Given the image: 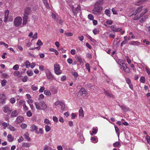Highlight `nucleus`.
<instances>
[{"instance_id":"obj_16","label":"nucleus","mask_w":150,"mask_h":150,"mask_svg":"<svg viewBox=\"0 0 150 150\" xmlns=\"http://www.w3.org/2000/svg\"><path fill=\"white\" fill-rule=\"evenodd\" d=\"M18 115V112L17 110H14L12 112L11 115V117L13 118L16 117Z\"/></svg>"},{"instance_id":"obj_38","label":"nucleus","mask_w":150,"mask_h":150,"mask_svg":"<svg viewBox=\"0 0 150 150\" xmlns=\"http://www.w3.org/2000/svg\"><path fill=\"white\" fill-rule=\"evenodd\" d=\"M88 18L90 20H92L94 19L93 16L92 14H88Z\"/></svg>"},{"instance_id":"obj_54","label":"nucleus","mask_w":150,"mask_h":150,"mask_svg":"<svg viewBox=\"0 0 150 150\" xmlns=\"http://www.w3.org/2000/svg\"><path fill=\"white\" fill-rule=\"evenodd\" d=\"M106 23L107 24L111 25L112 23V21L111 20H108L106 21Z\"/></svg>"},{"instance_id":"obj_53","label":"nucleus","mask_w":150,"mask_h":150,"mask_svg":"<svg viewBox=\"0 0 150 150\" xmlns=\"http://www.w3.org/2000/svg\"><path fill=\"white\" fill-rule=\"evenodd\" d=\"M126 81L127 83L128 84L131 83V82L130 80L128 78H126Z\"/></svg>"},{"instance_id":"obj_26","label":"nucleus","mask_w":150,"mask_h":150,"mask_svg":"<svg viewBox=\"0 0 150 150\" xmlns=\"http://www.w3.org/2000/svg\"><path fill=\"white\" fill-rule=\"evenodd\" d=\"M148 16L147 15H146L145 16H143L142 18V19H141L140 20V23L143 22L144 21L146 20V19L147 18H148Z\"/></svg>"},{"instance_id":"obj_58","label":"nucleus","mask_w":150,"mask_h":150,"mask_svg":"<svg viewBox=\"0 0 150 150\" xmlns=\"http://www.w3.org/2000/svg\"><path fill=\"white\" fill-rule=\"evenodd\" d=\"M44 122L45 123H46V124L48 125L50 124V122L49 120L47 119H45V120Z\"/></svg>"},{"instance_id":"obj_31","label":"nucleus","mask_w":150,"mask_h":150,"mask_svg":"<svg viewBox=\"0 0 150 150\" xmlns=\"http://www.w3.org/2000/svg\"><path fill=\"white\" fill-rule=\"evenodd\" d=\"M8 128L11 131H14L16 130L15 128L10 125H8Z\"/></svg>"},{"instance_id":"obj_41","label":"nucleus","mask_w":150,"mask_h":150,"mask_svg":"<svg viewBox=\"0 0 150 150\" xmlns=\"http://www.w3.org/2000/svg\"><path fill=\"white\" fill-rule=\"evenodd\" d=\"M140 81L142 83H144L145 82V77L143 76L141 77L140 78Z\"/></svg>"},{"instance_id":"obj_60","label":"nucleus","mask_w":150,"mask_h":150,"mask_svg":"<svg viewBox=\"0 0 150 150\" xmlns=\"http://www.w3.org/2000/svg\"><path fill=\"white\" fill-rule=\"evenodd\" d=\"M8 107L7 106H6L4 107V111L5 112L7 113L8 111Z\"/></svg>"},{"instance_id":"obj_28","label":"nucleus","mask_w":150,"mask_h":150,"mask_svg":"<svg viewBox=\"0 0 150 150\" xmlns=\"http://www.w3.org/2000/svg\"><path fill=\"white\" fill-rule=\"evenodd\" d=\"M93 131L91 134L92 136L94 134H96L98 131V129H95L94 128H93Z\"/></svg>"},{"instance_id":"obj_37","label":"nucleus","mask_w":150,"mask_h":150,"mask_svg":"<svg viewBox=\"0 0 150 150\" xmlns=\"http://www.w3.org/2000/svg\"><path fill=\"white\" fill-rule=\"evenodd\" d=\"M120 145V143L119 142H116L113 144V146L114 147H117Z\"/></svg>"},{"instance_id":"obj_1","label":"nucleus","mask_w":150,"mask_h":150,"mask_svg":"<svg viewBox=\"0 0 150 150\" xmlns=\"http://www.w3.org/2000/svg\"><path fill=\"white\" fill-rule=\"evenodd\" d=\"M54 71L55 73L59 75L62 73L60 70V68L59 65L57 63L54 64Z\"/></svg>"},{"instance_id":"obj_62","label":"nucleus","mask_w":150,"mask_h":150,"mask_svg":"<svg viewBox=\"0 0 150 150\" xmlns=\"http://www.w3.org/2000/svg\"><path fill=\"white\" fill-rule=\"evenodd\" d=\"M23 140V138L22 136L21 137L18 139V142H21Z\"/></svg>"},{"instance_id":"obj_50","label":"nucleus","mask_w":150,"mask_h":150,"mask_svg":"<svg viewBox=\"0 0 150 150\" xmlns=\"http://www.w3.org/2000/svg\"><path fill=\"white\" fill-rule=\"evenodd\" d=\"M145 138L147 140V143L149 144H150V137L147 135L146 137Z\"/></svg>"},{"instance_id":"obj_32","label":"nucleus","mask_w":150,"mask_h":150,"mask_svg":"<svg viewBox=\"0 0 150 150\" xmlns=\"http://www.w3.org/2000/svg\"><path fill=\"white\" fill-rule=\"evenodd\" d=\"M51 129V127L48 125H46L45 126V130L46 132H48Z\"/></svg>"},{"instance_id":"obj_51","label":"nucleus","mask_w":150,"mask_h":150,"mask_svg":"<svg viewBox=\"0 0 150 150\" xmlns=\"http://www.w3.org/2000/svg\"><path fill=\"white\" fill-rule=\"evenodd\" d=\"M28 79V77L27 76H24V78L23 79H22V81L23 82H26Z\"/></svg>"},{"instance_id":"obj_56","label":"nucleus","mask_w":150,"mask_h":150,"mask_svg":"<svg viewBox=\"0 0 150 150\" xmlns=\"http://www.w3.org/2000/svg\"><path fill=\"white\" fill-rule=\"evenodd\" d=\"M127 40H124L121 43L120 46H122L123 45L125 44L127 42Z\"/></svg>"},{"instance_id":"obj_22","label":"nucleus","mask_w":150,"mask_h":150,"mask_svg":"<svg viewBox=\"0 0 150 150\" xmlns=\"http://www.w3.org/2000/svg\"><path fill=\"white\" fill-rule=\"evenodd\" d=\"M38 129L37 126L34 125L30 127V130L31 131H34L35 130H36Z\"/></svg>"},{"instance_id":"obj_46","label":"nucleus","mask_w":150,"mask_h":150,"mask_svg":"<svg viewBox=\"0 0 150 150\" xmlns=\"http://www.w3.org/2000/svg\"><path fill=\"white\" fill-rule=\"evenodd\" d=\"M18 68V64H16L13 66V69L14 70H17Z\"/></svg>"},{"instance_id":"obj_21","label":"nucleus","mask_w":150,"mask_h":150,"mask_svg":"<svg viewBox=\"0 0 150 150\" xmlns=\"http://www.w3.org/2000/svg\"><path fill=\"white\" fill-rule=\"evenodd\" d=\"M110 9H106L105 11V13L108 16H110Z\"/></svg>"},{"instance_id":"obj_44","label":"nucleus","mask_w":150,"mask_h":150,"mask_svg":"<svg viewBox=\"0 0 150 150\" xmlns=\"http://www.w3.org/2000/svg\"><path fill=\"white\" fill-rule=\"evenodd\" d=\"M114 127L115 129L116 132V133H117L118 137H119L120 133L119 132H118L119 130V129L115 125Z\"/></svg>"},{"instance_id":"obj_13","label":"nucleus","mask_w":150,"mask_h":150,"mask_svg":"<svg viewBox=\"0 0 150 150\" xmlns=\"http://www.w3.org/2000/svg\"><path fill=\"white\" fill-rule=\"evenodd\" d=\"M23 25L26 24L28 22V16L25 15H23Z\"/></svg>"},{"instance_id":"obj_25","label":"nucleus","mask_w":150,"mask_h":150,"mask_svg":"<svg viewBox=\"0 0 150 150\" xmlns=\"http://www.w3.org/2000/svg\"><path fill=\"white\" fill-rule=\"evenodd\" d=\"M31 145V144L30 143H24L23 144L22 146L25 147H28Z\"/></svg>"},{"instance_id":"obj_15","label":"nucleus","mask_w":150,"mask_h":150,"mask_svg":"<svg viewBox=\"0 0 150 150\" xmlns=\"http://www.w3.org/2000/svg\"><path fill=\"white\" fill-rule=\"evenodd\" d=\"M40 105L42 107V108H41L42 110H45L47 107V105L43 101H42L40 103Z\"/></svg>"},{"instance_id":"obj_61","label":"nucleus","mask_w":150,"mask_h":150,"mask_svg":"<svg viewBox=\"0 0 150 150\" xmlns=\"http://www.w3.org/2000/svg\"><path fill=\"white\" fill-rule=\"evenodd\" d=\"M109 36L110 37H111L113 38H114L115 36L114 34L112 33H110Z\"/></svg>"},{"instance_id":"obj_34","label":"nucleus","mask_w":150,"mask_h":150,"mask_svg":"<svg viewBox=\"0 0 150 150\" xmlns=\"http://www.w3.org/2000/svg\"><path fill=\"white\" fill-rule=\"evenodd\" d=\"M43 3H44V5L46 6L47 8H49V6L48 4V3L46 0H44Z\"/></svg>"},{"instance_id":"obj_48","label":"nucleus","mask_w":150,"mask_h":150,"mask_svg":"<svg viewBox=\"0 0 150 150\" xmlns=\"http://www.w3.org/2000/svg\"><path fill=\"white\" fill-rule=\"evenodd\" d=\"M26 114L28 117H31L32 116V113L30 110L28 111L26 113Z\"/></svg>"},{"instance_id":"obj_35","label":"nucleus","mask_w":150,"mask_h":150,"mask_svg":"<svg viewBox=\"0 0 150 150\" xmlns=\"http://www.w3.org/2000/svg\"><path fill=\"white\" fill-rule=\"evenodd\" d=\"M7 82V81L6 80H3L1 81V84L2 86H4L6 85V84Z\"/></svg>"},{"instance_id":"obj_45","label":"nucleus","mask_w":150,"mask_h":150,"mask_svg":"<svg viewBox=\"0 0 150 150\" xmlns=\"http://www.w3.org/2000/svg\"><path fill=\"white\" fill-rule=\"evenodd\" d=\"M44 93L46 95H49L51 94V93L49 91L45 90L44 91Z\"/></svg>"},{"instance_id":"obj_43","label":"nucleus","mask_w":150,"mask_h":150,"mask_svg":"<svg viewBox=\"0 0 150 150\" xmlns=\"http://www.w3.org/2000/svg\"><path fill=\"white\" fill-rule=\"evenodd\" d=\"M93 32L95 35H96L98 33L99 31L97 29L95 28L93 30Z\"/></svg>"},{"instance_id":"obj_5","label":"nucleus","mask_w":150,"mask_h":150,"mask_svg":"<svg viewBox=\"0 0 150 150\" xmlns=\"http://www.w3.org/2000/svg\"><path fill=\"white\" fill-rule=\"evenodd\" d=\"M46 75L47 79L50 81L52 80L54 78V77L49 70L46 72Z\"/></svg>"},{"instance_id":"obj_4","label":"nucleus","mask_w":150,"mask_h":150,"mask_svg":"<svg viewBox=\"0 0 150 150\" xmlns=\"http://www.w3.org/2000/svg\"><path fill=\"white\" fill-rule=\"evenodd\" d=\"M82 95L84 96H87V92L84 88H82L79 91L78 94V96L79 97H81Z\"/></svg>"},{"instance_id":"obj_24","label":"nucleus","mask_w":150,"mask_h":150,"mask_svg":"<svg viewBox=\"0 0 150 150\" xmlns=\"http://www.w3.org/2000/svg\"><path fill=\"white\" fill-rule=\"evenodd\" d=\"M6 99V96L4 93L2 94V95H0V99L1 100H5Z\"/></svg>"},{"instance_id":"obj_20","label":"nucleus","mask_w":150,"mask_h":150,"mask_svg":"<svg viewBox=\"0 0 150 150\" xmlns=\"http://www.w3.org/2000/svg\"><path fill=\"white\" fill-rule=\"evenodd\" d=\"M7 138L9 142H12L13 140V137L11 136V134H8Z\"/></svg>"},{"instance_id":"obj_63","label":"nucleus","mask_w":150,"mask_h":150,"mask_svg":"<svg viewBox=\"0 0 150 150\" xmlns=\"http://www.w3.org/2000/svg\"><path fill=\"white\" fill-rule=\"evenodd\" d=\"M31 88L33 91H36L38 90V88L37 87L35 86H31Z\"/></svg>"},{"instance_id":"obj_29","label":"nucleus","mask_w":150,"mask_h":150,"mask_svg":"<svg viewBox=\"0 0 150 150\" xmlns=\"http://www.w3.org/2000/svg\"><path fill=\"white\" fill-rule=\"evenodd\" d=\"M35 105L37 109L39 110H42L41 108L40 107V105H39V103L38 102H35Z\"/></svg>"},{"instance_id":"obj_11","label":"nucleus","mask_w":150,"mask_h":150,"mask_svg":"<svg viewBox=\"0 0 150 150\" xmlns=\"http://www.w3.org/2000/svg\"><path fill=\"white\" fill-rule=\"evenodd\" d=\"M104 93L105 94V95L109 96V97L110 98H114V96L112 95L111 93H109V92L106 90H105V89H104Z\"/></svg>"},{"instance_id":"obj_27","label":"nucleus","mask_w":150,"mask_h":150,"mask_svg":"<svg viewBox=\"0 0 150 150\" xmlns=\"http://www.w3.org/2000/svg\"><path fill=\"white\" fill-rule=\"evenodd\" d=\"M79 116H80L83 117L84 114L83 113V111L82 108H81L79 111Z\"/></svg>"},{"instance_id":"obj_10","label":"nucleus","mask_w":150,"mask_h":150,"mask_svg":"<svg viewBox=\"0 0 150 150\" xmlns=\"http://www.w3.org/2000/svg\"><path fill=\"white\" fill-rule=\"evenodd\" d=\"M24 118L22 116H18L17 117L16 122V123L19 124L23 122Z\"/></svg>"},{"instance_id":"obj_42","label":"nucleus","mask_w":150,"mask_h":150,"mask_svg":"<svg viewBox=\"0 0 150 150\" xmlns=\"http://www.w3.org/2000/svg\"><path fill=\"white\" fill-rule=\"evenodd\" d=\"M24 137L25 139H26L28 141H30V139L29 137V136L28 134H25Z\"/></svg>"},{"instance_id":"obj_17","label":"nucleus","mask_w":150,"mask_h":150,"mask_svg":"<svg viewBox=\"0 0 150 150\" xmlns=\"http://www.w3.org/2000/svg\"><path fill=\"white\" fill-rule=\"evenodd\" d=\"M119 106L124 112H127L129 110V108L125 106L120 105H119Z\"/></svg>"},{"instance_id":"obj_40","label":"nucleus","mask_w":150,"mask_h":150,"mask_svg":"<svg viewBox=\"0 0 150 150\" xmlns=\"http://www.w3.org/2000/svg\"><path fill=\"white\" fill-rule=\"evenodd\" d=\"M25 64L26 65V67L27 68L29 67L30 66V62H29L28 61H26L25 62Z\"/></svg>"},{"instance_id":"obj_49","label":"nucleus","mask_w":150,"mask_h":150,"mask_svg":"<svg viewBox=\"0 0 150 150\" xmlns=\"http://www.w3.org/2000/svg\"><path fill=\"white\" fill-rule=\"evenodd\" d=\"M37 45L38 46H41L43 44L42 43V42L40 40H38L37 42Z\"/></svg>"},{"instance_id":"obj_64","label":"nucleus","mask_w":150,"mask_h":150,"mask_svg":"<svg viewBox=\"0 0 150 150\" xmlns=\"http://www.w3.org/2000/svg\"><path fill=\"white\" fill-rule=\"evenodd\" d=\"M67 62L69 64H71L73 62V60L71 58L68 59H67Z\"/></svg>"},{"instance_id":"obj_19","label":"nucleus","mask_w":150,"mask_h":150,"mask_svg":"<svg viewBox=\"0 0 150 150\" xmlns=\"http://www.w3.org/2000/svg\"><path fill=\"white\" fill-rule=\"evenodd\" d=\"M14 75L15 76H17L18 77H20L21 76V74L18 71H15L14 72Z\"/></svg>"},{"instance_id":"obj_3","label":"nucleus","mask_w":150,"mask_h":150,"mask_svg":"<svg viewBox=\"0 0 150 150\" xmlns=\"http://www.w3.org/2000/svg\"><path fill=\"white\" fill-rule=\"evenodd\" d=\"M22 19L20 17H16L14 20V25L16 27H18L21 23Z\"/></svg>"},{"instance_id":"obj_9","label":"nucleus","mask_w":150,"mask_h":150,"mask_svg":"<svg viewBox=\"0 0 150 150\" xmlns=\"http://www.w3.org/2000/svg\"><path fill=\"white\" fill-rule=\"evenodd\" d=\"M143 8V6H141L140 7H139L136 10L133 11L134 13L131 15V16H132L133 14L136 15L138 13H139L142 10Z\"/></svg>"},{"instance_id":"obj_2","label":"nucleus","mask_w":150,"mask_h":150,"mask_svg":"<svg viewBox=\"0 0 150 150\" xmlns=\"http://www.w3.org/2000/svg\"><path fill=\"white\" fill-rule=\"evenodd\" d=\"M103 7L101 6L94 7L92 10V13L94 14L97 15L100 13Z\"/></svg>"},{"instance_id":"obj_18","label":"nucleus","mask_w":150,"mask_h":150,"mask_svg":"<svg viewBox=\"0 0 150 150\" xmlns=\"http://www.w3.org/2000/svg\"><path fill=\"white\" fill-rule=\"evenodd\" d=\"M129 43L131 45H139L140 42L136 41H132L130 42Z\"/></svg>"},{"instance_id":"obj_12","label":"nucleus","mask_w":150,"mask_h":150,"mask_svg":"<svg viewBox=\"0 0 150 150\" xmlns=\"http://www.w3.org/2000/svg\"><path fill=\"white\" fill-rule=\"evenodd\" d=\"M122 65L125 64V66H121L122 67L123 69L126 73H129L130 71L129 69L124 64L122 63Z\"/></svg>"},{"instance_id":"obj_30","label":"nucleus","mask_w":150,"mask_h":150,"mask_svg":"<svg viewBox=\"0 0 150 150\" xmlns=\"http://www.w3.org/2000/svg\"><path fill=\"white\" fill-rule=\"evenodd\" d=\"M61 106V109L62 110H64L65 108V105L64 103L62 101L61 102L60 104V105Z\"/></svg>"},{"instance_id":"obj_57","label":"nucleus","mask_w":150,"mask_h":150,"mask_svg":"<svg viewBox=\"0 0 150 150\" xmlns=\"http://www.w3.org/2000/svg\"><path fill=\"white\" fill-rule=\"evenodd\" d=\"M52 148L48 146H46L44 149V150H52Z\"/></svg>"},{"instance_id":"obj_6","label":"nucleus","mask_w":150,"mask_h":150,"mask_svg":"<svg viewBox=\"0 0 150 150\" xmlns=\"http://www.w3.org/2000/svg\"><path fill=\"white\" fill-rule=\"evenodd\" d=\"M80 6L78 5L76 8L72 10L74 16H76L77 13L80 12Z\"/></svg>"},{"instance_id":"obj_59","label":"nucleus","mask_w":150,"mask_h":150,"mask_svg":"<svg viewBox=\"0 0 150 150\" xmlns=\"http://www.w3.org/2000/svg\"><path fill=\"white\" fill-rule=\"evenodd\" d=\"M10 100H11L10 102L12 104H13V103H14L16 101V100L14 98H11L10 99Z\"/></svg>"},{"instance_id":"obj_23","label":"nucleus","mask_w":150,"mask_h":150,"mask_svg":"<svg viewBox=\"0 0 150 150\" xmlns=\"http://www.w3.org/2000/svg\"><path fill=\"white\" fill-rule=\"evenodd\" d=\"M144 2L143 0H139L135 3V5L137 6H139L141 4Z\"/></svg>"},{"instance_id":"obj_47","label":"nucleus","mask_w":150,"mask_h":150,"mask_svg":"<svg viewBox=\"0 0 150 150\" xmlns=\"http://www.w3.org/2000/svg\"><path fill=\"white\" fill-rule=\"evenodd\" d=\"M148 11V10L147 9H145L144 10V12H143L141 13L140 15V17H142L143 16L144 14Z\"/></svg>"},{"instance_id":"obj_36","label":"nucleus","mask_w":150,"mask_h":150,"mask_svg":"<svg viewBox=\"0 0 150 150\" xmlns=\"http://www.w3.org/2000/svg\"><path fill=\"white\" fill-rule=\"evenodd\" d=\"M10 147L8 146L2 147L0 148V150H9Z\"/></svg>"},{"instance_id":"obj_39","label":"nucleus","mask_w":150,"mask_h":150,"mask_svg":"<svg viewBox=\"0 0 150 150\" xmlns=\"http://www.w3.org/2000/svg\"><path fill=\"white\" fill-rule=\"evenodd\" d=\"M85 66L86 68L88 70V72H90V64L88 63H87L86 65Z\"/></svg>"},{"instance_id":"obj_33","label":"nucleus","mask_w":150,"mask_h":150,"mask_svg":"<svg viewBox=\"0 0 150 150\" xmlns=\"http://www.w3.org/2000/svg\"><path fill=\"white\" fill-rule=\"evenodd\" d=\"M26 73L29 76H32L33 74V72L31 70L27 71Z\"/></svg>"},{"instance_id":"obj_52","label":"nucleus","mask_w":150,"mask_h":150,"mask_svg":"<svg viewBox=\"0 0 150 150\" xmlns=\"http://www.w3.org/2000/svg\"><path fill=\"white\" fill-rule=\"evenodd\" d=\"M64 34L68 36H71L73 35V34L71 33H65Z\"/></svg>"},{"instance_id":"obj_7","label":"nucleus","mask_w":150,"mask_h":150,"mask_svg":"<svg viewBox=\"0 0 150 150\" xmlns=\"http://www.w3.org/2000/svg\"><path fill=\"white\" fill-rule=\"evenodd\" d=\"M110 28L112 29V30L116 32L120 31L122 30V28H117L115 25H111L110 26Z\"/></svg>"},{"instance_id":"obj_55","label":"nucleus","mask_w":150,"mask_h":150,"mask_svg":"<svg viewBox=\"0 0 150 150\" xmlns=\"http://www.w3.org/2000/svg\"><path fill=\"white\" fill-rule=\"evenodd\" d=\"M27 126V125L23 123L21 125V127L23 129H25Z\"/></svg>"},{"instance_id":"obj_14","label":"nucleus","mask_w":150,"mask_h":150,"mask_svg":"<svg viewBox=\"0 0 150 150\" xmlns=\"http://www.w3.org/2000/svg\"><path fill=\"white\" fill-rule=\"evenodd\" d=\"M9 13V11L8 10H6L5 11L4 14V21L5 22H6L8 18V16Z\"/></svg>"},{"instance_id":"obj_8","label":"nucleus","mask_w":150,"mask_h":150,"mask_svg":"<svg viewBox=\"0 0 150 150\" xmlns=\"http://www.w3.org/2000/svg\"><path fill=\"white\" fill-rule=\"evenodd\" d=\"M31 12V10L29 7H26L25 9L24 15L28 16Z\"/></svg>"}]
</instances>
